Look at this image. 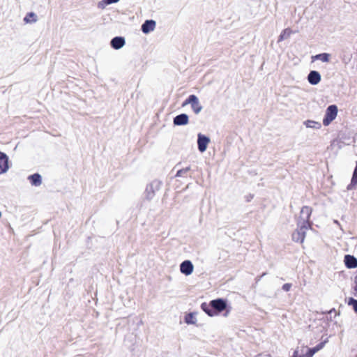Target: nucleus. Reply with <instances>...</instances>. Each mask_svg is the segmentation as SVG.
I'll list each match as a JSON object with an SVG mask.
<instances>
[{"label":"nucleus","instance_id":"f257e3e1","mask_svg":"<svg viewBox=\"0 0 357 357\" xmlns=\"http://www.w3.org/2000/svg\"><path fill=\"white\" fill-rule=\"evenodd\" d=\"M312 209L310 206H305L301 208L298 225H302V228L308 227L311 229L312 222H310V218Z\"/></svg>","mask_w":357,"mask_h":357},{"label":"nucleus","instance_id":"f03ea898","mask_svg":"<svg viewBox=\"0 0 357 357\" xmlns=\"http://www.w3.org/2000/svg\"><path fill=\"white\" fill-rule=\"evenodd\" d=\"M337 107L335 105L328 106L326 110V114L323 119V124L325 126H328L337 116Z\"/></svg>","mask_w":357,"mask_h":357},{"label":"nucleus","instance_id":"7ed1b4c3","mask_svg":"<svg viewBox=\"0 0 357 357\" xmlns=\"http://www.w3.org/2000/svg\"><path fill=\"white\" fill-rule=\"evenodd\" d=\"M161 185L162 183L160 181L155 180L152 181L146 188V198L149 200H151L154 197L155 192L160 189Z\"/></svg>","mask_w":357,"mask_h":357},{"label":"nucleus","instance_id":"20e7f679","mask_svg":"<svg viewBox=\"0 0 357 357\" xmlns=\"http://www.w3.org/2000/svg\"><path fill=\"white\" fill-rule=\"evenodd\" d=\"M310 228H302V225H298V229L292 234V239L295 242L303 243L304 241L306 231Z\"/></svg>","mask_w":357,"mask_h":357},{"label":"nucleus","instance_id":"39448f33","mask_svg":"<svg viewBox=\"0 0 357 357\" xmlns=\"http://www.w3.org/2000/svg\"><path fill=\"white\" fill-rule=\"evenodd\" d=\"M210 142L209 137L199 133L197 135V144H198V149L200 152L203 153L204 152L206 149L207 146Z\"/></svg>","mask_w":357,"mask_h":357},{"label":"nucleus","instance_id":"423d86ee","mask_svg":"<svg viewBox=\"0 0 357 357\" xmlns=\"http://www.w3.org/2000/svg\"><path fill=\"white\" fill-rule=\"evenodd\" d=\"M310 349V348L307 347L302 346L300 350L298 349L294 351L293 357H312L314 354H312V351Z\"/></svg>","mask_w":357,"mask_h":357},{"label":"nucleus","instance_id":"0eeeda50","mask_svg":"<svg viewBox=\"0 0 357 357\" xmlns=\"http://www.w3.org/2000/svg\"><path fill=\"white\" fill-rule=\"evenodd\" d=\"M211 307L213 308L214 311L217 312V314L218 312L223 311L227 307L226 302L221 298L211 301Z\"/></svg>","mask_w":357,"mask_h":357},{"label":"nucleus","instance_id":"6e6552de","mask_svg":"<svg viewBox=\"0 0 357 357\" xmlns=\"http://www.w3.org/2000/svg\"><path fill=\"white\" fill-rule=\"evenodd\" d=\"M194 266L192 263L189 260L183 261L180 265V271L185 275H189L193 272Z\"/></svg>","mask_w":357,"mask_h":357},{"label":"nucleus","instance_id":"1a4fd4ad","mask_svg":"<svg viewBox=\"0 0 357 357\" xmlns=\"http://www.w3.org/2000/svg\"><path fill=\"white\" fill-rule=\"evenodd\" d=\"M8 169V158L4 153L0 151V174L6 172Z\"/></svg>","mask_w":357,"mask_h":357},{"label":"nucleus","instance_id":"9d476101","mask_svg":"<svg viewBox=\"0 0 357 357\" xmlns=\"http://www.w3.org/2000/svg\"><path fill=\"white\" fill-rule=\"evenodd\" d=\"M321 75L318 71L312 70L307 75V81L312 85H317L321 81Z\"/></svg>","mask_w":357,"mask_h":357},{"label":"nucleus","instance_id":"9b49d317","mask_svg":"<svg viewBox=\"0 0 357 357\" xmlns=\"http://www.w3.org/2000/svg\"><path fill=\"white\" fill-rule=\"evenodd\" d=\"M189 118L185 114H181L174 118L173 123L175 126H185L188 123Z\"/></svg>","mask_w":357,"mask_h":357},{"label":"nucleus","instance_id":"f8f14e48","mask_svg":"<svg viewBox=\"0 0 357 357\" xmlns=\"http://www.w3.org/2000/svg\"><path fill=\"white\" fill-rule=\"evenodd\" d=\"M156 23L154 20H146L142 25V31L144 33H149L155 28Z\"/></svg>","mask_w":357,"mask_h":357},{"label":"nucleus","instance_id":"ddd939ff","mask_svg":"<svg viewBox=\"0 0 357 357\" xmlns=\"http://www.w3.org/2000/svg\"><path fill=\"white\" fill-rule=\"evenodd\" d=\"M110 44L114 49L119 50L125 45V39L117 36L112 39Z\"/></svg>","mask_w":357,"mask_h":357},{"label":"nucleus","instance_id":"4468645a","mask_svg":"<svg viewBox=\"0 0 357 357\" xmlns=\"http://www.w3.org/2000/svg\"><path fill=\"white\" fill-rule=\"evenodd\" d=\"M344 263L347 268H353L357 267V259L354 256L347 255L344 257Z\"/></svg>","mask_w":357,"mask_h":357},{"label":"nucleus","instance_id":"2eb2a0df","mask_svg":"<svg viewBox=\"0 0 357 357\" xmlns=\"http://www.w3.org/2000/svg\"><path fill=\"white\" fill-rule=\"evenodd\" d=\"M28 180L30 181L31 185L34 186H40L42 184V177L38 173L29 176Z\"/></svg>","mask_w":357,"mask_h":357},{"label":"nucleus","instance_id":"dca6fc26","mask_svg":"<svg viewBox=\"0 0 357 357\" xmlns=\"http://www.w3.org/2000/svg\"><path fill=\"white\" fill-rule=\"evenodd\" d=\"M191 108L196 114H198L202 110V106L196 96H194V99H192Z\"/></svg>","mask_w":357,"mask_h":357},{"label":"nucleus","instance_id":"f3484780","mask_svg":"<svg viewBox=\"0 0 357 357\" xmlns=\"http://www.w3.org/2000/svg\"><path fill=\"white\" fill-rule=\"evenodd\" d=\"M201 308L210 317L217 315V312H215L213 308L211 307V303L209 304H206V303H202Z\"/></svg>","mask_w":357,"mask_h":357},{"label":"nucleus","instance_id":"a211bd4d","mask_svg":"<svg viewBox=\"0 0 357 357\" xmlns=\"http://www.w3.org/2000/svg\"><path fill=\"white\" fill-rule=\"evenodd\" d=\"M331 54L328 53H321L312 56L313 60H320L322 62H329Z\"/></svg>","mask_w":357,"mask_h":357},{"label":"nucleus","instance_id":"6ab92c4d","mask_svg":"<svg viewBox=\"0 0 357 357\" xmlns=\"http://www.w3.org/2000/svg\"><path fill=\"white\" fill-rule=\"evenodd\" d=\"M293 33L294 32L289 28L284 29L280 33L278 42H281L289 38Z\"/></svg>","mask_w":357,"mask_h":357},{"label":"nucleus","instance_id":"aec40b11","mask_svg":"<svg viewBox=\"0 0 357 357\" xmlns=\"http://www.w3.org/2000/svg\"><path fill=\"white\" fill-rule=\"evenodd\" d=\"M303 123L307 128H313V129H316V130L320 129L321 127V125L320 123L312 121V120H307V121H304Z\"/></svg>","mask_w":357,"mask_h":357},{"label":"nucleus","instance_id":"412c9836","mask_svg":"<svg viewBox=\"0 0 357 357\" xmlns=\"http://www.w3.org/2000/svg\"><path fill=\"white\" fill-rule=\"evenodd\" d=\"M37 20V15L33 12L27 13L25 17L24 18V21L26 23H34L36 22Z\"/></svg>","mask_w":357,"mask_h":357},{"label":"nucleus","instance_id":"4be33fe9","mask_svg":"<svg viewBox=\"0 0 357 357\" xmlns=\"http://www.w3.org/2000/svg\"><path fill=\"white\" fill-rule=\"evenodd\" d=\"M185 322L188 324H195L197 319L195 314L192 312L188 313L185 317Z\"/></svg>","mask_w":357,"mask_h":357},{"label":"nucleus","instance_id":"5701e85b","mask_svg":"<svg viewBox=\"0 0 357 357\" xmlns=\"http://www.w3.org/2000/svg\"><path fill=\"white\" fill-rule=\"evenodd\" d=\"M327 342V340H325L321 343H319V344H317L316 347H314V348H312L310 349L311 351H312V354H315L317 353V351H319V350H321V349L324 348L325 344Z\"/></svg>","mask_w":357,"mask_h":357},{"label":"nucleus","instance_id":"b1692460","mask_svg":"<svg viewBox=\"0 0 357 357\" xmlns=\"http://www.w3.org/2000/svg\"><path fill=\"white\" fill-rule=\"evenodd\" d=\"M357 184V162L354 171L353 176L351 178V182L349 186L351 185H355Z\"/></svg>","mask_w":357,"mask_h":357},{"label":"nucleus","instance_id":"393cba45","mask_svg":"<svg viewBox=\"0 0 357 357\" xmlns=\"http://www.w3.org/2000/svg\"><path fill=\"white\" fill-rule=\"evenodd\" d=\"M348 305L352 306L354 312L357 313V300L350 298L348 301Z\"/></svg>","mask_w":357,"mask_h":357},{"label":"nucleus","instance_id":"a878e982","mask_svg":"<svg viewBox=\"0 0 357 357\" xmlns=\"http://www.w3.org/2000/svg\"><path fill=\"white\" fill-rule=\"evenodd\" d=\"M190 170V167H188L184 168V169H181L178 170L176 172V176H177V177L182 176L183 174L187 173Z\"/></svg>","mask_w":357,"mask_h":357},{"label":"nucleus","instance_id":"bb28decb","mask_svg":"<svg viewBox=\"0 0 357 357\" xmlns=\"http://www.w3.org/2000/svg\"><path fill=\"white\" fill-rule=\"evenodd\" d=\"M108 2L107 0H102L98 3V8L100 9H104L107 6H108Z\"/></svg>","mask_w":357,"mask_h":357},{"label":"nucleus","instance_id":"cd10ccee","mask_svg":"<svg viewBox=\"0 0 357 357\" xmlns=\"http://www.w3.org/2000/svg\"><path fill=\"white\" fill-rule=\"evenodd\" d=\"M195 95H190L189 97L183 102L182 106L184 107L187 105H191L192 99H194Z\"/></svg>","mask_w":357,"mask_h":357},{"label":"nucleus","instance_id":"c85d7f7f","mask_svg":"<svg viewBox=\"0 0 357 357\" xmlns=\"http://www.w3.org/2000/svg\"><path fill=\"white\" fill-rule=\"evenodd\" d=\"M291 288V284L290 283H286L283 284L282 289L285 291H289L290 289Z\"/></svg>","mask_w":357,"mask_h":357},{"label":"nucleus","instance_id":"c756f323","mask_svg":"<svg viewBox=\"0 0 357 357\" xmlns=\"http://www.w3.org/2000/svg\"><path fill=\"white\" fill-rule=\"evenodd\" d=\"M108 4L115 3L119 1V0H107Z\"/></svg>","mask_w":357,"mask_h":357},{"label":"nucleus","instance_id":"7c9ffc66","mask_svg":"<svg viewBox=\"0 0 357 357\" xmlns=\"http://www.w3.org/2000/svg\"><path fill=\"white\" fill-rule=\"evenodd\" d=\"M1 217V212L0 211V218Z\"/></svg>","mask_w":357,"mask_h":357}]
</instances>
